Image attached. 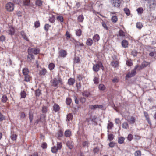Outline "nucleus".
I'll return each instance as SVG.
<instances>
[{
  "mask_svg": "<svg viewBox=\"0 0 156 156\" xmlns=\"http://www.w3.org/2000/svg\"><path fill=\"white\" fill-rule=\"evenodd\" d=\"M62 84V82L61 78L58 77V79L56 78L54 79L52 82V85L53 86L56 87L57 86L58 84Z\"/></svg>",
  "mask_w": 156,
  "mask_h": 156,
  "instance_id": "f257e3e1",
  "label": "nucleus"
},
{
  "mask_svg": "<svg viewBox=\"0 0 156 156\" xmlns=\"http://www.w3.org/2000/svg\"><path fill=\"white\" fill-rule=\"evenodd\" d=\"M101 67H103L102 64L101 62H98L94 64L93 69L95 72H98L100 68Z\"/></svg>",
  "mask_w": 156,
  "mask_h": 156,
  "instance_id": "f03ea898",
  "label": "nucleus"
},
{
  "mask_svg": "<svg viewBox=\"0 0 156 156\" xmlns=\"http://www.w3.org/2000/svg\"><path fill=\"white\" fill-rule=\"evenodd\" d=\"M6 8L8 11H12L14 9V5L11 2H9L6 5Z\"/></svg>",
  "mask_w": 156,
  "mask_h": 156,
  "instance_id": "7ed1b4c3",
  "label": "nucleus"
},
{
  "mask_svg": "<svg viewBox=\"0 0 156 156\" xmlns=\"http://www.w3.org/2000/svg\"><path fill=\"white\" fill-rule=\"evenodd\" d=\"M31 49H28V55L27 56V59L28 61H30L31 60L34 59V56L31 52Z\"/></svg>",
  "mask_w": 156,
  "mask_h": 156,
  "instance_id": "20e7f679",
  "label": "nucleus"
},
{
  "mask_svg": "<svg viewBox=\"0 0 156 156\" xmlns=\"http://www.w3.org/2000/svg\"><path fill=\"white\" fill-rule=\"evenodd\" d=\"M111 3L115 7H119L120 4V1L119 0H111Z\"/></svg>",
  "mask_w": 156,
  "mask_h": 156,
  "instance_id": "39448f33",
  "label": "nucleus"
},
{
  "mask_svg": "<svg viewBox=\"0 0 156 156\" xmlns=\"http://www.w3.org/2000/svg\"><path fill=\"white\" fill-rule=\"evenodd\" d=\"M90 108L93 110H95L97 108H102L103 106L101 105H90Z\"/></svg>",
  "mask_w": 156,
  "mask_h": 156,
  "instance_id": "423d86ee",
  "label": "nucleus"
},
{
  "mask_svg": "<svg viewBox=\"0 0 156 156\" xmlns=\"http://www.w3.org/2000/svg\"><path fill=\"white\" fill-rule=\"evenodd\" d=\"M136 119L133 116H129L128 117V121L131 124H133L135 122Z\"/></svg>",
  "mask_w": 156,
  "mask_h": 156,
  "instance_id": "0eeeda50",
  "label": "nucleus"
},
{
  "mask_svg": "<svg viewBox=\"0 0 156 156\" xmlns=\"http://www.w3.org/2000/svg\"><path fill=\"white\" fill-rule=\"evenodd\" d=\"M67 55V53L66 51L63 50H61L59 52V56L62 57H65Z\"/></svg>",
  "mask_w": 156,
  "mask_h": 156,
  "instance_id": "6e6552de",
  "label": "nucleus"
},
{
  "mask_svg": "<svg viewBox=\"0 0 156 156\" xmlns=\"http://www.w3.org/2000/svg\"><path fill=\"white\" fill-rule=\"evenodd\" d=\"M119 64L118 61H113L111 63V65L114 68L117 67Z\"/></svg>",
  "mask_w": 156,
  "mask_h": 156,
  "instance_id": "1a4fd4ad",
  "label": "nucleus"
},
{
  "mask_svg": "<svg viewBox=\"0 0 156 156\" xmlns=\"http://www.w3.org/2000/svg\"><path fill=\"white\" fill-rule=\"evenodd\" d=\"M7 32L9 35H12L14 34V29L12 27H9L8 30H7Z\"/></svg>",
  "mask_w": 156,
  "mask_h": 156,
  "instance_id": "9d476101",
  "label": "nucleus"
},
{
  "mask_svg": "<svg viewBox=\"0 0 156 156\" xmlns=\"http://www.w3.org/2000/svg\"><path fill=\"white\" fill-rule=\"evenodd\" d=\"M66 145L70 149H72L73 147V143L71 141H68L66 143Z\"/></svg>",
  "mask_w": 156,
  "mask_h": 156,
  "instance_id": "9b49d317",
  "label": "nucleus"
},
{
  "mask_svg": "<svg viewBox=\"0 0 156 156\" xmlns=\"http://www.w3.org/2000/svg\"><path fill=\"white\" fill-rule=\"evenodd\" d=\"M28 49H31V52L32 53H33L35 54H38L39 52V50L38 49L33 48H29Z\"/></svg>",
  "mask_w": 156,
  "mask_h": 156,
  "instance_id": "f8f14e48",
  "label": "nucleus"
},
{
  "mask_svg": "<svg viewBox=\"0 0 156 156\" xmlns=\"http://www.w3.org/2000/svg\"><path fill=\"white\" fill-rule=\"evenodd\" d=\"M128 42L126 40H124L122 42V45L123 47L126 48L128 47Z\"/></svg>",
  "mask_w": 156,
  "mask_h": 156,
  "instance_id": "ddd939ff",
  "label": "nucleus"
},
{
  "mask_svg": "<svg viewBox=\"0 0 156 156\" xmlns=\"http://www.w3.org/2000/svg\"><path fill=\"white\" fill-rule=\"evenodd\" d=\"M20 34L22 37L27 41H28V39L27 37L26 36V34L23 31H22L20 32Z\"/></svg>",
  "mask_w": 156,
  "mask_h": 156,
  "instance_id": "4468645a",
  "label": "nucleus"
},
{
  "mask_svg": "<svg viewBox=\"0 0 156 156\" xmlns=\"http://www.w3.org/2000/svg\"><path fill=\"white\" fill-rule=\"evenodd\" d=\"M93 38L94 42H98L100 39V37L98 34H96L93 37Z\"/></svg>",
  "mask_w": 156,
  "mask_h": 156,
  "instance_id": "2eb2a0df",
  "label": "nucleus"
},
{
  "mask_svg": "<svg viewBox=\"0 0 156 156\" xmlns=\"http://www.w3.org/2000/svg\"><path fill=\"white\" fill-rule=\"evenodd\" d=\"M75 82V80L74 79L70 78L68 80V83L70 85H72L74 84Z\"/></svg>",
  "mask_w": 156,
  "mask_h": 156,
  "instance_id": "dca6fc26",
  "label": "nucleus"
},
{
  "mask_svg": "<svg viewBox=\"0 0 156 156\" xmlns=\"http://www.w3.org/2000/svg\"><path fill=\"white\" fill-rule=\"evenodd\" d=\"M53 110L55 112H56L58 111L60 109L59 106L57 104H55L53 106Z\"/></svg>",
  "mask_w": 156,
  "mask_h": 156,
  "instance_id": "f3484780",
  "label": "nucleus"
},
{
  "mask_svg": "<svg viewBox=\"0 0 156 156\" xmlns=\"http://www.w3.org/2000/svg\"><path fill=\"white\" fill-rule=\"evenodd\" d=\"M86 44L88 46H91L93 44V41L91 38H89L87 40Z\"/></svg>",
  "mask_w": 156,
  "mask_h": 156,
  "instance_id": "a211bd4d",
  "label": "nucleus"
},
{
  "mask_svg": "<svg viewBox=\"0 0 156 156\" xmlns=\"http://www.w3.org/2000/svg\"><path fill=\"white\" fill-rule=\"evenodd\" d=\"M124 138L123 137H119L118 140V143L120 144H122L124 142Z\"/></svg>",
  "mask_w": 156,
  "mask_h": 156,
  "instance_id": "6ab92c4d",
  "label": "nucleus"
},
{
  "mask_svg": "<svg viewBox=\"0 0 156 156\" xmlns=\"http://www.w3.org/2000/svg\"><path fill=\"white\" fill-rule=\"evenodd\" d=\"M71 134V132L69 130H66L65 132V135L66 137H69Z\"/></svg>",
  "mask_w": 156,
  "mask_h": 156,
  "instance_id": "aec40b11",
  "label": "nucleus"
},
{
  "mask_svg": "<svg viewBox=\"0 0 156 156\" xmlns=\"http://www.w3.org/2000/svg\"><path fill=\"white\" fill-rule=\"evenodd\" d=\"M149 64L150 63H149L148 62L144 61L143 62L141 65L142 66H143L144 68L148 66Z\"/></svg>",
  "mask_w": 156,
  "mask_h": 156,
  "instance_id": "412c9836",
  "label": "nucleus"
},
{
  "mask_svg": "<svg viewBox=\"0 0 156 156\" xmlns=\"http://www.w3.org/2000/svg\"><path fill=\"white\" fill-rule=\"evenodd\" d=\"M29 71L28 69L27 68H25L23 70V73L25 76L28 75Z\"/></svg>",
  "mask_w": 156,
  "mask_h": 156,
  "instance_id": "4be33fe9",
  "label": "nucleus"
},
{
  "mask_svg": "<svg viewBox=\"0 0 156 156\" xmlns=\"http://www.w3.org/2000/svg\"><path fill=\"white\" fill-rule=\"evenodd\" d=\"M58 150L56 146H54L51 148V151L52 153H55L57 152Z\"/></svg>",
  "mask_w": 156,
  "mask_h": 156,
  "instance_id": "5701e85b",
  "label": "nucleus"
},
{
  "mask_svg": "<svg viewBox=\"0 0 156 156\" xmlns=\"http://www.w3.org/2000/svg\"><path fill=\"white\" fill-rule=\"evenodd\" d=\"M42 3V2L41 0H37L36 1V5L39 6H41Z\"/></svg>",
  "mask_w": 156,
  "mask_h": 156,
  "instance_id": "b1692460",
  "label": "nucleus"
},
{
  "mask_svg": "<svg viewBox=\"0 0 156 156\" xmlns=\"http://www.w3.org/2000/svg\"><path fill=\"white\" fill-rule=\"evenodd\" d=\"M73 117V115L71 113H69L68 115H67V119L69 121L71 120Z\"/></svg>",
  "mask_w": 156,
  "mask_h": 156,
  "instance_id": "393cba45",
  "label": "nucleus"
},
{
  "mask_svg": "<svg viewBox=\"0 0 156 156\" xmlns=\"http://www.w3.org/2000/svg\"><path fill=\"white\" fill-rule=\"evenodd\" d=\"M84 20V17L83 15H81L78 17V20L79 22H82Z\"/></svg>",
  "mask_w": 156,
  "mask_h": 156,
  "instance_id": "a878e982",
  "label": "nucleus"
},
{
  "mask_svg": "<svg viewBox=\"0 0 156 156\" xmlns=\"http://www.w3.org/2000/svg\"><path fill=\"white\" fill-rule=\"evenodd\" d=\"M46 73V70L44 69H42L41 71H40V74L41 75H44Z\"/></svg>",
  "mask_w": 156,
  "mask_h": 156,
  "instance_id": "bb28decb",
  "label": "nucleus"
},
{
  "mask_svg": "<svg viewBox=\"0 0 156 156\" xmlns=\"http://www.w3.org/2000/svg\"><path fill=\"white\" fill-rule=\"evenodd\" d=\"M117 17L116 16H112L111 18L112 21L114 23H116L117 21Z\"/></svg>",
  "mask_w": 156,
  "mask_h": 156,
  "instance_id": "cd10ccee",
  "label": "nucleus"
},
{
  "mask_svg": "<svg viewBox=\"0 0 156 156\" xmlns=\"http://www.w3.org/2000/svg\"><path fill=\"white\" fill-rule=\"evenodd\" d=\"M23 3L24 5L28 6L30 5V0H24L23 1Z\"/></svg>",
  "mask_w": 156,
  "mask_h": 156,
  "instance_id": "c85d7f7f",
  "label": "nucleus"
},
{
  "mask_svg": "<svg viewBox=\"0 0 156 156\" xmlns=\"http://www.w3.org/2000/svg\"><path fill=\"white\" fill-rule=\"evenodd\" d=\"M90 94V93L89 92L87 91H84L82 93V95L86 97H87L89 96Z\"/></svg>",
  "mask_w": 156,
  "mask_h": 156,
  "instance_id": "c756f323",
  "label": "nucleus"
},
{
  "mask_svg": "<svg viewBox=\"0 0 156 156\" xmlns=\"http://www.w3.org/2000/svg\"><path fill=\"white\" fill-rule=\"evenodd\" d=\"M144 114L146 118V120L148 122V123H149V119L147 113L146 112H144Z\"/></svg>",
  "mask_w": 156,
  "mask_h": 156,
  "instance_id": "7c9ffc66",
  "label": "nucleus"
},
{
  "mask_svg": "<svg viewBox=\"0 0 156 156\" xmlns=\"http://www.w3.org/2000/svg\"><path fill=\"white\" fill-rule=\"evenodd\" d=\"M17 136L16 134H12L10 137L12 140H16V139Z\"/></svg>",
  "mask_w": 156,
  "mask_h": 156,
  "instance_id": "2f4dec72",
  "label": "nucleus"
},
{
  "mask_svg": "<svg viewBox=\"0 0 156 156\" xmlns=\"http://www.w3.org/2000/svg\"><path fill=\"white\" fill-rule=\"evenodd\" d=\"M76 34L77 36H80L81 34V30L80 29H77L76 31Z\"/></svg>",
  "mask_w": 156,
  "mask_h": 156,
  "instance_id": "473e14b6",
  "label": "nucleus"
},
{
  "mask_svg": "<svg viewBox=\"0 0 156 156\" xmlns=\"http://www.w3.org/2000/svg\"><path fill=\"white\" fill-rule=\"evenodd\" d=\"M29 119L30 122H31L33 118V114L30 112L29 113Z\"/></svg>",
  "mask_w": 156,
  "mask_h": 156,
  "instance_id": "72a5a7b5",
  "label": "nucleus"
},
{
  "mask_svg": "<svg viewBox=\"0 0 156 156\" xmlns=\"http://www.w3.org/2000/svg\"><path fill=\"white\" fill-rule=\"evenodd\" d=\"M124 10L125 13L128 16L130 15V11L129 9L126 8H125L124 9Z\"/></svg>",
  "mask_w": 156,
  "mask_h": 156,
  "instance_id": "f704fd0d",
  "label": "nucleus"
},
{
  "mask_svg": "<svg viewBox=\"0 0 156 156\" xmlns=\"http://www.w3.org/2000/svg\"><path fill=\"white\" fill-rule=\"evenodd\" d=\"M35 94L36 96H39L41 94V92L39 89H37L35 91Z\"/></svg>",
  "mask_w": 156,
  "mask_h": 156,
  "instance_id": "c9c22d12",
  "label": "nucleus"
},
{
  "mask_svg": "<svg viewBox=\"0 0 156 156\" xmlns=\"http://www.w3.org/2000/svg\"><path fill=\"white\" fill-rule=\"evenodd\" d=\"M71 99L70 98H67L66 101V103L68 105H70L71 103Z\"/></svg>",
  "mask_w": 156,
  "mask_h": 156,
  "instance_id": "e433bc0d",
  "label": "nucleus"
},
{
  "mask_svg": "<svg viewBox=\"0 0 156 156\" xmlns=\"http://www.w3.org/2000/svg\"><path fill=\"white\" fill-rule=\"evenodd\" d=\"M122 127L123 128L127 129L129 127L128 124L127 122H125L122 124Z\"/></svg>",
  "mask_w": 156,
  "mask_h": 156,
  "instance_id": "4c0bfd02",
  "label": "nucleus"
},
{
  "mask_svg": "<svg viewBox=\"0 0 156 156\" xmlns=\"http://www.w3.org/2000/svg\"><path fill=\"white\" fill-rule=\"evenodd\" d=\"M113 126V123L110 122L109 123L108 125V126H107V128L108 129V132H109V130L111 129Z\"/></svg>",
  "mask_w": 156,
  "mask_h": 156,
  "instance_id": "58836bf2",
  "label": "nucleus"
},
{
  "mask_svg": "<svg viewBox=\"0 0 156 156\" xmlns=\"http://www.w3.org/2000/svg\"><path fill=\"white\" fill-rule=\"evenodd\" d=\"M62 147V145L61 143L58 142L56 147L58 150H60Z\"/></svg>",
  "mask_w": 156,
  "mask_h": 156,
  "instance_id": "ea45409f",
  "label": "nucleus"
},
{
  "mask_svg": "<svg viewBox=\"0 0 156 156\" xmlns=\"http://www.w3.org/2000/svg\"><path fill=\"white\" fill-rule=\"evenodd\" d=\"M7 100V98L6 95H3L2 98V101L3 102H5Z\"/></svg>",
  "mask_w": 156,
  "mask_h": 156,
  "instance_id": "a19ab883",
  "label": "nucleus"
},
{
  "mask_svg": "<svg viewBox=\"0 0 156 156\" xmlns=\"http://www.w3.org/2000/svg\"><path fill=\"white\" fill-rule=\"evenodd\" d=\"M137 53L138 52H137L136 50H133L131 52L132 55L134 57L136 56Z\"/></svg>",
  "mask_w": 156,
  "mask_h": 156,
  "instance_id": "79ce46f5",
  "label": "nucleus"
},
{
  "mask_svg": "<svg viewBox=\"0 0 156 156\" xmlns=\"http://www.w3.org/2000/svg\"><path fill=\"white\" fill-rule=\"evenodd\" d=\"M26 95V92L23 91L21 92V98H25Z\"/></svg>",
  "mask_w": 156,
  "mask_h": 156,
  "instance_id": "37998d69",
  "label": "nucleus"
},
{
  "mask_svg": "<svg viewBox=\"0 0 156 156\" xmlns=\"http://www.w3.org/2000/svg\"><path fill=\"white\" fill-rule=\"evenodd\" d=\"M57 19L58 20H59L61 22L63 21V18L62 16H58L57 18Z\"/></svg>",
  "mask_w": 156,
  "mask_h": 156,
  "instance_id": "c03bdc74",
  "label": "nucleus"
},
{
  "mask_svg": "<svg viewBox=\"0 0 156 156\" xmlns=\"http://www.w3.org/2000/svg\"><path fill=\"white\" fill-rule=\"evenodd\" d=\"M119 34L120 36L124 37L125 36V33L122 30H120Z\"/></svg>",
  "mask_w": 156,
  "mask_h": 156,
  "instance_id": "a18cd8bd",
  "label": "nucleus"
},
{
  "mask_svg": "<svg viewBox=\"0 0 156 156\" xmlns=\"http://www.w3.org/2000/svg\"><path fill=\"white\" fill-rule=\"evenodd\" d=\"M54 64L52 63L50 64L48 66L49 69L51 70L53 69L54 68Z\"/></svg>",
  "mask_w": 156,
  "mask_h": 156,
  "instance_id": "49530a36",
  "label": "nucleus"
},
{
  "mask_svg": "<svg viewBox=\"0 0 156 156\" xmlns=\"http://www.w3.org/2000/svg\"><path fill=\"white\" fill-rule=\"evenodd\" d=\"M108 139L110 141L112 140L114 138L113 135L112 134H108Z\"/></svg>",
  "mask_w": 156,
  "mask_h": 156,
  "instance_id": "de8ad7c7",
  "label": "nucleus"
},
{
  "mask_svg": "<svg viewBox=\"0 0 156 156\" xmlns=\"http://www.w3.org/2000/svg\"><path fill=\"white\" fill-rule=\"evenodd\" d=\"M30 77L29 76V75H25V80L26 82H29L30 81Z\"/></svg>",
  "mask_w": 156,
  "mask_h": 156,
  "instance_id": "09e8293b",
  "label": "nucleus"
},
{
  "mask_svg": "<svg viewBox=\"0 0 156 156\" xmlns=\"http://www.w3.org/2000/svg\"><path fill=\"white\" fill-rule=\"evenodd\" d=\"M93 81L94 83L95 84H98L99 83L98 79L96 77H95L93 79Z\"/></svg>",
  "mask_w": 156,
  "mask_h": 156,
  "instance_id": "8fccbe9b",
  "label": "nucleus"
},
{
  "mask_svg": "<svg viewBox=\"0 0 156 156\" xmlns=\"http://www.w3.org/2000/svg\"><path fill=\"white\" fill-rule=\"evenodd\" d=\"M50 27L51 26L49 25L48 24H46L44 27V28L45 30L46 31H48Z\"/></svg>",
  "mask_w": 156,
  "mask_h": 156,
  "instance_id": "3c124183",
  "label": "nucleus"
},
{
  "mask_svg": "<svg viewBox=\"0 0 156 156\" xmlns=\"http://www.w3.org/2000/svg\"><path fill=\"white\" fill-rule=\"evenodd\" d=\"M88 145V143L87 141H84L82 145L83 146V147H87Z\"/></svg>",
  "mask_w": 156,
  "mask_h": 156,
  "instance_id": "603ef678",
  "label": "nucleus"
},
{
  "mask_svg": "<svg viewBox=\"0 0 156 156\" xmlns=\"http://www.w3.org/2000/svg\"><path fill=\"white\" fill-rule=\"evenodd\" d=\"M99 151V148L98 147L94 148L93 149L94 152V153H98Z\"/></svg>",
  "mask_w": 156,
  "mask_h": 156,
  "instance_id": "864d4df0",
  "label": "nucleus"
},
{
  "mask_svg": "<svg viewBox=\"0 0 156 156\" xmlns=\"http://www.w3.org/2000/svg\"><path fill=\"white\" fill-rule=\"evenodd\" d=\"M136 26L137 28L141 29L142 27V25L141 23H137L136 24Z\"/></svg>",
  "mask_w": 156,
  "mask_h": 156,
  "instance_id": "5fc2aeb1",
  "label": "nucleus"
},
{
  "mask_svg": "<svg viewBox=\"0 0 156 156\" xmlns=\"http://www.w3.org/2000/svg\"><path fill=\"white\" fill-rule=\"evenodd\" d=\"M105 87L103 84H100L99 86V88L101 90H104L105 89Z\"/></svg>",
  "mask_w": 156,
  "mask_h": 156,
  "instance_id": "6e6d98bb",
  "label": "nucleus"
},
{
  "mask_svg": "<svg viewBox=\"0 0 156 156\" xmlns=\"http://www.w3.org/2000/svg\"><path fill=\"white\" fill-rule=\"evenodd\" d=\"M135 156H140L141 153L140 151H136L135 153Z\"/></svg>",
  "mask_w": 156,
  "mask_h": 156,
  "instance_id": "4d7b16f0",
  "label": "nucleus"
},
{
  "mask_svg": "<svg viewBox=\"0 0 156 156\" xmlns=\"http://www.w3.org/2000/svg\"><path fill=\"white\" fill-rule=\"evenodd\" d=\"M137 11L139 13L141 14L143 13V9L142 8H139L137 9Z\"/></svg>",
  "mask_w": 156,
  "mask_h": 156,
  "instance_id": "13d9d810",
  "label": "nucleus"
},
{
  "mask_svg": "<svg viewBox=\"0 0 156 156\" xmlns=\"http://www.w3.org/2000/svg\"><path fill=\"white\" fill-rule=\"evenodd\" d=\"M5 119V117L3 116L2 114L0 112V121H2Z\"/></svg>",
  "mask_w": 156,
  "mask_h": 156,
  "instance_id": "bf43d9fd",
  "label": "nucleus"
},
{
  "mask_svg": "<svg viewBox=\"0 0 156 156\" xmlns=\"http://www.w3.org/2000/svg\"><path fill=\"white\" fill-rule=\"evenodd\" d=\"M35 27L36 28H37L40 26V23L39 21H36L35 23Z\"/></svg>",
  "mask_w": 156,
  "mask_h": 156,
  "instance_id": "052dcab7",
  "label": "nucleus"
},
{
  "mask_svg": "<svg viewBox=\"0 0 156 156\" xmlns=\"http://www.w3.org/2000/svg\"><path fill=\"white\" fill-rule=\"evenodd\" d=\"M66 38L67 40L69 39L70 38V35L69 33L68 32H66Z\"/></svg>",
  "mask_w": 156,
  "mask_h": 156,
  "instance_id": "680f3d73",
  "label": "nucleus"
},
{
  "mask_svg": "<svg viewBox=\"0 0 156 156\" xmlns=\"http://www.w3.org/2000/svg\"><path fill=\"white\" fill-rule=\"evenodd\" d=\"M132 138L133 136L131 134H129L128 135L127 137V139L129 140L130 141H131Z\"/></svg>",
  "mask_w": 156,
  "mask_h": 156,
  "instance_id": "e2e57ef3",
  "label": "nucleus"
},
{
  "mask_svg": "<svg viewBox=\"0 0 156 156\" xmlns=\"http://www.w3.org/2000/svg\"><path fill=\"white\" fill-rule=\"evenodd\" d=\"M63 132L61 130L58 132V136L59 137H61L63 135Z\"/></svg>",
  "mask_w": 156,
  "mask_h": 156,
  "instance_id": "0e129e2a",
  "label": "nucleus"
},
{
  "mask_svg": "<svg viewBox=\"0 0 156 156\" xmlns=\"http://www.w3.org/2000/svg\"><path fill=\"white\" fill-rule=\"evenodd\" d=\"M47 144L46 143H44L42 145V147L43 149H45L47 148Z\"/></svg>",
  "mask_w": 156,
  "mask_h": 156,
  "instance_id": "69168bd1",
  "label": "nucleus"
},
{
  "mask_svg": "<svg viewBox=\"0 0 156 156\" xmlns=\"http://www.w3.org/2000/svg\"><path fill=\"white\" fill-rule=\"evenodd\" d=\"M0 40L1 41L3 42L5 40V37L4 36H2L0 37Z\"/></svg>",
  "mask_w": 156,
  "mask_h": 156,
  "instance_id": "338daca9",
  "label": "nucleus"
},
{
  "mask_svg": "<svg viewBox=\"0 0 156 156\" xmlns=\"http://www.w3.org/2000/svg\"><path fill=\"white\" fill-rule=\"evenodd\" d=\"M26 116L25 114V113L23 112H22L20 114V118H24Z\"/></svg>",
  "mask_w": 156,
  "mask_h": 156,
  "instance_id": "774afa93",
  "label": "nucleus"
}]
</instances>
